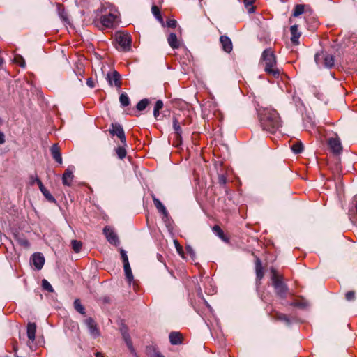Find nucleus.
Wrapping results in <instances>:
<instances>
[{
	"mask_svg": "<svg viewBox=\"0 0 357 357\" xmlns=\"http://www.w3.org/2000/svg\"><path fill=\"white\" fill-rule=\"evenodd\" d=\"M259 117L262 129L270 133H275L281 127V120L275 109L264 108L259 111Z\"/></svg>",
	"mask_w": 357,
	"mask_h": 357,
	"instance_id": "1",
	"label": "nucleus"
},
{
	"mask_svg": "<svg viewBox=\"0 0 357 357\" xmlns=\"http://www.w3.org/2000/svg\"><path fill=\"white\" fill-rule=\"evenodd\" d=\"M261 63L264 66V71L275 78L279 77L281 71L277 67V61L273 52L271 49H266L261 57Z\"/></svg>",
	"mask_w": 357,
	"mask_h": 357,
	"instance_id": "2",
	"label": "nucleus"
},
{
	"mask_svg": "<svg viewBox=\"0 0 357 357\" xmlns=\"http://www.w3.org/2000/svg\"><path fill=\"white\" fill-rule=\"evenodd\" d=\"M272 282L275 289L276 294L282 298L287 296L288 288L287 285L282 282V278L279 276L275 271L272 270Z\"/></svg>",
	"mask_w": 357,
	"mask_h": 357,
	"instance_id": "3",
	"label": "nucleus"
},
{
	"mask_svg": "<svg viewBox=\"0 0 357 357\" xmlns=\"http://www.w3.org/2000/svg\"><path fill=\"white\" fill-rule=\"evenodd\" d=\"M314 60L317 65L329 68L334 66L335 62L333 55L324 52L317 53L314 56Z\"/></svg>",
	"mask_w": 357,
	"mask_h": 357,
	"instance_id": "4",
	"label": "nucleus"
},
{
	"mask_svg": "<svg viewBox=\"0 0 357 357\" xmlns=\"http://www.w3.org/2000/svg\"><path fill=\"white\" fill-rule=\"evenodd\" d=\"M116 41L123 51L130 50L132 40L128 34L118 33L116 35Z\"/></svg>",
	"mask_w": 357,
	"mask_h": 357,
	"instance_id": "5",
	"label": "nucleus"
},
{
	"mask_svg": "<svg viewBox=\"0 0 357 357\" xmlns=\"http://www.w3.org/2000/svg\"><path fill=\"white\" fill-rule=\"evenodd\" d=\"M109 132L112 135L117 136L121 143L123 144L124 146H127L124 130L119 123H112L111 128L109 129Z\"/></svg>",
	"mask_w": 357,
	"mask_h": 357,
	"instance_id": "6",
	"label": "nucleus"
},
{
	"mask_svg": "<svg viewBox=\"0 0 357 357\" xmlns=\"http://www.w3.org/2000/svg\"><path fill=\"white\" fill-rule=\"evenodd\" d=\"M117 17V13H109V14L104 15L101 17V23L107 28L113 27L116 22Z\"/></svg>",
	"mask_w": 357,
	"mask_h": 357,
	"instance_id": "7",
	"label": "nucleus"
},
{
	"mask_svg": "<svg viewBox=\"0 0 357 357\" xmlns=\"http://www.w3.org/2000/svg\"><path fill=\"white\" fill-rule=\"evenodd\" d=\"M84 323L89 331L90 335L93 338H96L100 335V330L93 319L89 317L85 319Z\"/></svg>",
	"mask_w": 357,
	"mask_h": 357,
	"instance_id": "8",
	"label": "nucleus"
},
{
	"mask_svg": "<svg viewBox=\"0 0 357 357\" xmlns=\"http://www.w3.org/2000/svg\"><path fill=\"white\" fill-rule=\"evenodd\" d=\"M107 79L110 86H115L117 88H120L121 86L120 74L116 70L108 73Z\"/></svg>",
	"mask_w": 357,
	"mask_h": 357,
	"instance_id": "9",
	"label": "nucleus"
},
{
	"mask_svg": "<svg viewBox=\"0 0 357 357\" xmlns=\"http://www.w3.org/2000/svg\"><path fill=\"white\" fill-rule=\"evenodd\" d=\"M152 199H153V204L155 206V208H157V210L158 211L159 213H160L163 216H162V220L166 222V220L168 219L169 218V213L166 209V208L165 207V206L162 204V202L155 197L154 195H152Z\"/></svg>",
	"mask_w": 357,
	"mask_h": 357,
	"instance_id": "10",
	"label": "nucleus"
},
{
	"mask_svg": "<svg viewBox=\"0 0 357 357\" xmlns=\"http://www.w3.org/2000/svg\"><path fill=\"white\" fill-rule=\"evenodd\" d=\"M103 233L109 243L113 245H117L119 243V238L111 227H105L103 229Z\"/></svg>",
	"mask_w": 357,
	"mask_h": 357,
	"instance_id": "11",
	"label": "nucleus"
},
{
	"mask_svg": "<svg viewBox=\"0 0 357 357\" xmlns=\"http://www.w3.org/2000/svg\"><path fill=\"white\" fill-rule=\"evenodd\" d=\"M328 146L331 151L336 154H339L342 151L340 140L337 137H333L328 139Z\"/></svg>",
	"mask_w": 357,
	"mask_h": 357,
	"instance_id": "12",
	"label": "nucleus"
},
{
	"mask_svg": "<svg viewBox=\"0 0 357 357\" xmlns=\"http://www.w3.org/2000/svg\"><path fill=\"white\" fill-rule=\"evenodd\" d=\"M27 337L29 338L28 345L33 343L36 339V324L33 322H29L26 326Z\"/></svg>",
	"mask_w": 357,
	"mask_h": 357,
	"instance_id": "13",
	"label": "nucleus"
},
{
	"mask_svg": "<svg viewBox=\"0 0 357 357\" xmlns=\"http://www.w3.org/2000/svg\"><path fill=\"white\" fill-rule=\"evenodd\" d=\"M31 259L33 261V264L35 266L37 270L39 271L43 268L45 264V258L41 253H34L31 257Z\"/></svg>",
	"mask_w": 357,
	"mask_h": 357,
	"instance_id": "14",
	"label": "nucleus"
},
{
	"mask_svg": "<svg viewBox=\"0 0 357 357\" xmlns=\"http://www.w3.org/2000/svg\"><path fill=\"white\" fill-rule=\"evenodd\" d=\"M220 42L224 51L227 53H229L232 51V42L229 37L226 36H222L220 38Z\"/></svg>",
	"mask_w": 357,
	"mask_h": 357,
	"instance_id": "15",
	"label": "nucleus"
},
{
	"mask_svg": "<svg viewBox=\"0 0 357 357\" xmlns=\"http://www.w3.org/2000/svg\"><path fill=\"white\" fill-rule=\"evenodd\" d=\"M290 32H291V43L295 45H298L299 44V38L301 37V32L298 30V26L297 25H293L290 27Z\"/></svg>",
	"mask_w": 357,
	"mask_h": 357,
	"instance_id": "16",
	"label": "nucleus"
},
{
	"mask_svg": "<svg viewBox=\"0 0 357 357\" xmlns=\"http://www.w3.org/2000/svg\"><path fill=\"white\" fill-rule=\"evenodd\" d=\"M73 174L71 170L67 169L63 174L62 176V183L63 185L70 186L73 180Z\"/></svg>",
	"mask_w": 357,
	"mask_h": 357,
	"instance_id": "17",
	"label": "nucleus"
},
{
	"mask_svg": "<svg viewBox=\"0 0 357 357\" xmlns=\"http://www.w3.org/2000/svg\"><path fill=\"white\" fill-rule=\"evenodd\" d=\"M122 335H123V338L128 348L129 349L130 351L131 352V354H132L135 357H137V353L133 347L132 342V340H131V338H130L129 334L127 332L124 331L122 333Z\"/></svg>",
	"mask_w": 357,
	"mask_h": 357,
	"instance_id": "18",
	"label": "nucleus"
},
{
	"mask_svg": "<svg viewBox=\"0 0 357 357\" xmlns=\"http://www.w3.org/2000/svg\"><path fill=\"white\" fill-rule=\"evenodd\" d=\"M169 338L171 344L173 345H177L182 342V336L178 332H172L169 335Z\"/></svg>",
	"mask_w": 357,
	"mask_h": 357,
	"instance_id": "19",
	"label": "nucleus"
},
{
	"mask_svg": "<svg viewBox=\"0 0 357 357\" xmlns=\"http://www.w3.org/2000/svg\"><path fill=\"white\" fill-rule=\"evenodd\" d=\"M51 153L53 158L59 164L62 163V158L60 153L59 148L56 144L52 145L51 148Z\"/></svg>",
	"mask_w": 357,
	"mask_h": 357,
	"instance_id": "20",
	"label": "nucleus"
},
{
	"mask_svg": "<svg viewBox=\"0 0 357 357\" xmlns=\"http://www.w3.org/2000/svg\"><path fill=\"white\" fill-rule=\"evenodd\" d=\"M167 41L169 46L173 49H177L179 47L180 44L178 40L177 36L175 33H171L167 37Z\"/></svg>",
	"mask_w": 357,
	"mask_h": 357,
	"instance_id": "21",
	"label": "nucleus"
},
{
	"mask_svg": "<svg viewBox=\"0 0 357 357\" xmlns=\"http://www.w3.org/2000/svg\"><path fill=\"white\" fill-rule=\"evenodd\" d=\"M173 128L174 130L176 139L178 140H181V134H182V129L180 125V123L178 122V119L176 117L173 118Z\"/></svg>",
	"mask_w": 357,
	"mask_h": 357,
	"instance_id": "22",
	"label": "nucleus"
},
{
	"mask_svg": "<svg viewBox=\"0 0 357 357\" xmlns=\"http://www.w3.org/2000/svg\"><path fill=\"white\" fill-rule=\"evenodd\" d=\"M123 144L122 146H119L116 148H115V149H114L115 153L117 155V157L120 160L124 159L127 155V151L126 149V146H124L123 144Z\"/></svg>",
	"mask_w": 357,
	"mask_h": 357,
	"instance_id": "23",
	"label": "nucleus"
},
{
	"mask_svg": "<svg viewBox=\"0 0 357 357\" xmlns=\"http://www.w3.org/2000/svg\"><path fill=\"white\" fill-rule=\"evenodd\" d=\"M123 268H124L126 280H128V283L130 284L131 282H132L134 280V277H133V275H132V273L131 271L130 264L123 265Z\"/></svg>",
	"mask_w": 357,
	"mask_h": 357,
	"instance_id": "24",
	"label": "nucleus"
},
{
	"mask_svg": "<svg viewBox=\"0 0 357 357\" xmlns=\"http://www.w3.org/2000/svg\"><path fill=\"white\" fill-rule=\"evenodd\" d=\"M213 231L215 235H217L220 239L224 241L225 242H228V238L224 234L223 231L218 225H215L213 227Z\"/></svg>",
	"mask_w": 357,
	"mask_h": 357,
	"instance_id": "25",
	"label": "nucleus"
},
{
	"mask_svg": "<svg viewBox=\"0 0 357 357\" xmlns=\"http://www.w3.org/2000/svg\"><path fill=\"white\" fill-rule=\"evenodd\" d=\"M274 318L275 320L284 321L287 325L291 324L289 318L285 314L276 312L274 315Z\"/></svg>",
	"mask_w": 357,
	"mask_h": 357,
	"instance_id": "26",
	"label": "nucleus"
},
{
	"mask_svg": "<svg viewBox=\"0 0 357 357\" xmlns=\"http://www.w3.org/2000/svg\"><path fill=\"white\" fill-rule=\"evenodd\" d=\"M163 107V102L160 100H158L155 102L154 109H153V116L155 119L158 117L160 115V110Z\"/></svg>",
	"mask_w": 357,
	"mask_h": 357,
	"instance_id": "27",
	"label": "nucleus"
},
{
	"mask_svg": "<svg viewBox=\"0 0 357 357\" xmlns=\"http://www.w3.org/2000/svg\"><path fill=\"white\" fill-rule=\"evenodd\" d=\"M119 101L122 107H127L130 105V98L126 93L120 95Z\"/></svg>",
	"mask_w": 357,
	"mask_h": 357,
	"instance_id": "28",
	"label": "nucleus"
},
{
	"mask_svg": "<svg viewBox=\"0 0 357 357\" xmlns=\"http://www.w3.org/2000/svg\"><path fill=\"white\" fill-rule=\"evenodd\" d=\"M149 104V100L147 98H144L141 100L137 104V109L138 111H143L146 109V107Z\"/></svg>",
	"mask_w": 357,
	"mask_h": 357,
	"instance_id": "29",
	"label": "nucleus"
},
{
	"mask_svg": "<svg viewBox=\"0 0 357 357\" xmlns=\"http://www.w3.org/2000/svg\"><path fill=\"white\" fill-rule=\"evenodd\" d=\"M74 307L75 309L82 314H85V309L84 306L82 305L79 299H75L74 301Z\"/></svg>",
	"mask_w": 357,
	"mask_h": 357,
	"instance_id": "30",
	"label": "nucleus"
},
{
	"mask_svg": "<svg viewBox=\"0 0 357 357\" xmlns=\"http://www.w3.org/2000/svg\"><path fill=\"white\" fill-rule=\"evenodd\" d=\"M291 150L296 154L301 153L303 150V144L301 142H296L291 146Z\"/></svg>",
	"mask_w": 357,
	"mask_h": 357,
	"instance_id": "31",
	"label": "nucleus"
},
{
	"mask_svg": "<svg viewBox=\"0 0 357 357\" xmlns=\"http://www.w3.org/2000/svg\"><path fill=\"white\" fill-rule=\"evenodd\" d=\"M72 248L73 250L76 252L78 253L80 252L82 247V243L81 241H77V240H73L71 241Z\"/></svg>",
	"mask_w": 357,
	"mask_h": 357,
	"instance_id": "32",
	"label": "nucleus"
},
{
	"mask_svg": "<svg viewBox=\"0 0 357 357\" xmlns=\"http://www.w3.org/2000/svg\"><path fill=\"white\" fill-rule=\"evenodd\" d=\"M256 274L257 279L261 280L263 278L262 267L259 259H257Z\"/></svg>",
	"mask_w": 357,
	"mask_h": 357,
	"instance_id": "33",
	"label": "nucleus"
},
{
	"mask_svg": "<svg viewBox=\"0 0 357 357\" xmlns=\"http://www.w3.org/2000/svg\"><path fill=\"white\" fill-rule=\"evenodd\" d=\"M304 12V6L301 4H298L294 7L293 15L294 17H298Z\"/></svg>",
	"mask_w": 357,
	"mask_h": 357,
	"instance_id": "34",
	"label": "nucleus"
},
{
	"mask_svg": "<svg viewBox=\"0 0 357 357\" xmlns=\"http://www.w3.org/2000/svg\"><path fill=\"white\" fill-rule=\"evenodd\" d=\"M44 197L50 202L54 203L56 202L55 198L51 195L48 190L45 188L41 191Z\"/></svg>",
	"mask_w": 357,
	"mask_h": 357,
	"instance_id": "35",
	"label": "nucleus"
},
{
	"mask_svg": "<svg viewBox=\"0 0 357 357\" xmlns=\"http://www.w3.org/2000/svg\"><path fill=\"white\" fill-rule=\"evenodd\" d=\"M14 62L22 68H24L26 66V63L24 58L20 55H16L15 56Z\"/></svg>",
	"mask_w": 357,
	"mask_h": 357,
	"instance_id": "36",
	"label": "nucleus"
},
{
	"mask_svg": "<svg viewBox=\"0 0 357 357\" xmlns=\"http://www.w3.org/2000/svg\"><path fill=\"white\" fill-rule=\"evenodd\" d=\"M42 287L43 289L47 290L49 292H53L54 289L50 283L45 279L42 280Z\"/></svg>",
	"mask_w": 357,
	"mask_h": 357,
	"instance_id": "37",
	"label": "nucleus"
},
{
	"mask_svg": "<svg viewBox=\"0 0 357 357\" xmlns=\"http://www.w3.org/2000/svg\"><path fill=\"white\" fill-rule=\"evenodd\" d=\"M76 75L77 76L79 82L82 83V77H83L84 76V70L83 68V66H77V70L75 71Z\"/></svg>",
	"mask_w": 357,
	"mask_h": 357,
	"instance_id": "38",
	"label": "nucleus"
},
{
	"mask_svg": "<svg viewBox=\"0 0 357 357\" xmlns=\"http://www.w3.org/2000/svg\"><path fill=\"white\" fill-rule=\"evenodd\" d=\"M254 1L255 0H244L245 6L250 13L254 11V7L252 6Z\"/></svg>",
	"mask_w": 357,
	"mask_h": 357,
	"instance_id": "39",
	"label": "nucleus"
},
{
	"mask_svg": "<svg viewBox=\"0 0 357 357\" xmlns=\"http://www.w3.org/2000/svg\"><path fill=\"white\" fill-rule=\"evenodd\" d=\"M121 259L123 263V265L125 264H129L128 258L127 256V252L123 249H121L120 250Z\"/></svg>",
	"mask_w": 357,
	"mask_h": 357,
	"instance_id": "40",
	"label": "nucleus"
},
{
	"mask_svg": "<svg viewBox=\"0 0 357 357\" xmlns=\"http://www.w3.org/2000/svg\"><path fill=\"white\" fill-rule=\"evenodd\" d=\"M151 11L155 17L158 19L160 18V11L157 6L153 5L151 8Z\"/></svg>",
	"mask_w": 357,
	"mask_h": 357,
	"instance_id": "41",
	"label": "nucleus"
},
{
	"mask_svg": "<svg viewBox=\"0 0 357 357\" xmlns=\"http://www.w3.org/2000/svg\"><path fill=\"white\" fill-rule=\"evenodd\" d=\"M346 299L349 301H353L355 298V293L353 291H348L345 295Z\"/></svg>",
	"mask_w": 357,
	"mask_h": 357,
	"instance_id": "42",
	"label": "nucleus"
},
{
	"mask_svg": "<svg viewBox=\"0 0 357 357\" xmlns=\"http://www.w3.org/2000/svg\"><path fill=\"white\" fill-rule=\"evenodd\" d=\"M291 305L294 307H302V308H303L306 306V304L305 303H301V302H298V301L293 302L291 303Z\"/></svg>",
	"mask_w": 357,
	"mask_h": 357,
	"instance_id": "43",
	"label": "nucleus"
},
{
	"mask_svg": "<svg viewBox=\"0 0 357 357\" xmlns=\"http://www.w3.org/2000/svg\"><path fill=\"white\" fill-rule=\"evenodd\" d=\"M19 243L21 245L24 247H29V242L27 239L22 238L19 240Z\"/></svg>",
	"mask_w": 357,
	"mask_h": 357,
	"instance_id": "44",
	"label": "nucleus"
},
{
	"mask_svg": "<svg viewBox=\"0 0 357 357\" xmlns=\"http://www.w3.org/2000/svg\"><path fill=\"white\" fill-rule=\"evenodd\" d=\"M176 21L174 20H169L167 22V24L169 27L174 28L176 26Z\"/></svg>",
	"mask_w": 357,
	"mask_h": 357,
	"instance_id": "45",
	"label": "nucleus"
},
{
	"mask_svg": "<svg viewBox=\"0 0 357 357\" xmlns=\"http://www.w3.org/2000/svg\"><path fill=\"white\" fill-rule=\"evenodd\" d=\"M86 84L90 88H94L95 87V83L94 81L92 79V78H89L86 80Z\"/></svg>",
	"mask_w": 357,
	"mask_h": 357,
	"instance_id": "46",
	"label": "nucleus"
},
{
	"mask_svg": "<svg viewBox=\"0 0 357 357\" xmlns=\"http://www.w3.org/2000/svg\"><path fill=\"white\" fill-rule=\"evenodd\" d=\"M35 180L37 182V184L38 185V187H39L40 191H42L43 190H44L45 188V186L43 185L42 181L38 178L36 177Z\"/></svg>",
	"mask_w": 357,
	"mask_h": 357,
	"instance_id": "47",
	"label": "nucleus"
},
{
	"mask_svg": "<svg viewBox=\"0 0 357 357\" xmlns=\"http://www.w3.org/2000/svg\"><path fill=\"white\" fill-rule=\"evenodd\" d=\"M35 180L37 182V184L38 185V187H39L40 191H42L43 190H44L45 188V186L43 185L42 181L38 178L36 177Z\"/></svg>",
	"mask_w": 357,
	"mask_h": 357,
	"instance_id": "48",
	"label": "nucleus"
},
{
	"mask_svg": "<svg viewBox=\"0 0 357 357\" xmlns=\"http://www.w3.org/2000/svg\"><path fill=\"white\" fill-rule=\"evenodd\" d=\"M151 357H164V356L162 354H160L158 351L153 350V352L151 355Z\"/></svg>",
	"mask_w": 357,
	"mask_h": 357,
	"instance_id": "49",
	"label": "nucleus"
},
{
	"mask_svg": "<svg viewBox=\"0 0 357 357\" xmlns=\"http://www.w3.org/2000/svg\"><path fill=\"white\" fill-rule=\"evenodd\" d=\"M5 135L3 134V132H0V144H3V143H5Z\"/></svg>",
	"mask_w": 357,
	"mask_h": 357,
	"instance_id": "50",
	"label": "nucleus"
},
{
	"mask_svg": "<svg viewBox=\"0 0 357 357\" xmlns=\"http://www.w3.org/2000/svg\"><path fill=\"white\" fill-rule=\"evenodd\" d=\"M174 242L176 245V250H178V252H180L182 250V247L179 245L177 240H174Z\"/></svg>",
	"mask_w": 357,
	"mask_h": 357,
	"instance_id": "51",
	"label": "nucleus"
},
{
	"mask_svg": "<svg viewBox=\"0 0 357 357\" xmlns=\"http://www.w3.org/2000/svg\"><path fill=\"white\" fill-rule=\"evenodd\" d=\"M226 181H227V179L225 177H224L223 176L220 177V183L225 184L226 183Z\"/></svg>",
	"mask_w": 357,
	"mask_h": 357,
	"instance_id": "52",
	"label": "nucleus"
},
{
	"mask_svg": "<svg viewBox=\"0 0 357 357\" xmlns=\"http://www.w3.org/2000/svg\"><path fill=\"white\" fill-rule=\"evenodd\" d=\"M96 357H102V354H101V353H100V352H97V353L96 354Z\"/></svg>",
	"mask_w": 357,
	"mask_h": 357,
	"instance_id": "53",
	"label": "nucleus"
},
{
	"mask_svg": "<svg viewBox=\"0 0 357 357\" xmlns=\"http://www.w3.org/2000/svg\"><path fill=\"white\" fill-rule=\"evenodd\" d=\"M3 63V59L2 58H0V66H1Z\"/></svg>",
	"mask_w": 357,
	"mask_h": 357,
	"instance_id": "54",
	"label": "nucleus"
},
{
	"mask_svg": "<svg viewBox=\"0 0 357 357\" xmlns=\"http://www.w3.org/2000/svg\"><path fill=\"white\" fill-rule=\"evenodd\" d=\"M2 123V121L1 119H0V125Z\"/></svg>",
	"mask_w": 357,
	"mask_h": 357,
	"instance_id": "55",
	"label": "nucleus"
}]
</instances>
